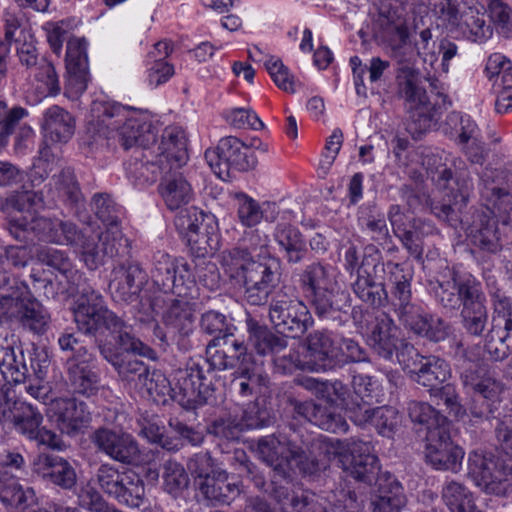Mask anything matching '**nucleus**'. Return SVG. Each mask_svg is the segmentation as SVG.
<instances>
[{
  "label": "nucleus",
  "mask_w": 512,
  "mask_h": 512,
  "mask_svg": "<svg viewBox=\"0 0 512 512\" xmlns=\"http://www.w3.org/2000/svg\"><path fill=\"white\" fill-rule=\"evenodd\" d=\"M96 215L106 225V231L99 236L100 245L86 236L78 234L76 227L70 222L51 220L38 217L37 213L43 207V197L33 191L17 192L7 199L21 213L14 216L9 223V232L18 240H25L26 234L33 231L41 238L56 244H76L80 248L82 259L86 266L94 270L104 263L105 257H112L122 245L123 236L118 221L110 217L111 203L108 196L96 195L93 198Z\"/></svg>",
  "instance_id": "obj_1"
},
{
  "label": "nucleus",
  "mask_w": 512,
  "mask_h": 512,
  "mask_svg": "<svg viewBox=\"0 0 512 512\" xmlns=\"http://www.w3.org/2000/svg\"><path fill=\"white\" fill-rule=\"evenodd\" d=\"M259 457L274 471V478L289 485V471L299 468L304 473L313 474L325 469L327 461L337 459L343 470L361 481H371L379 471V463L368 442L358 440H339L322 436L314 437L308 456L292 440L285 436L269 435L261 438L257 444Z\"/></svg>",
  "instance_id": "obj_2"
},
{
  "label": "nucleus",
  "mask_w": 512,
  "mask_h": 512,
  "mask_svg": "<svg viewBox=\"0 0 512 512\" xmlns=\"http://www.w3.org/2000/svg\"><path fill=\"white\" fill-rule=\"evenodd\" d=\"M413 30L398 0L382 2L375 20L374 34L390 49L391 56L399 64L396 74L397 93L413 111L412 122L408 124L407 130L417 138L432 128L434 115L426 91L421 86L420 72L409 65L414 53L410 41Z\"/></svg>",
  "instance_id": "obj_3"
},
{
  "label": "nucleus",
  "mask_w": 512,
  "mask_h": 512,
  "mask_svg": "<svg viewBox=\"0 0 512 512\" xmlns=\"http://www.w3.org/2000/svg\"><path fill=\"white\" fill-rule=\"evenodd\" d=\"M268 237L253 235L251 250L233 249L221 257L224 272L242 288L243 297L251 305L265 304L279 282V262L269 257Z\"/></svg>",
  "instance_id": "obj_4"
},
{
  "label": "nucleus",
  "mask_w": 512,
  "mask_h": 512,
  "mask_svg": "<svg viewBox=\"0 0 512 512\" xmlns=\"http://www.w3.org/2000/svg\"><path fill=\"white\" fill-rule=\"evenodd\" d=\"M151 276L157 286L175 296L168 300V306L162 317L167 333L189 334L194 324L190 300L197 294L191 267L183 259H174L161 253L157 257Z\"/></svg>",
  "instance_id": "obj_5"
},
{
  "label": "nucleus",
  "mask_w": 512,
  "mask_h": 512,
  "mask_svg": "<svg viewBox=\"0 0 512 512\" xmlns=\"http://www.w3.org/2000/svg\"><path fill=\"white\" fill-rule=\"evenodd\" d=\"M73 314L80 331L90 334L100 328H106L119 334L118 343L123 352L145 357L152 356L153 351L126 331L124 322L106 307L103 296L99 292L92 289L82 292L76 300Z\"/></svg>",
  "instance_id": "obj_6"
},
{
  "label": "nucleus",
  "mask_w": 512,
  "mask_h": 512,
  "mask_svg": "<svg viewBox=\"0 0 512 512\" xmlns=\"http://www.w3.org/2000/svg\"><path fill=\"white\" fill-rule=\"evenodd\" d=\"M91 119L89 124L98 133H104L105 129H116L118 124L124 121L119 129V141L125 149L142 144L144 134L150 130L148 116L143 112L128 110L127 108L106 100L97 99L91 106Z\"/></svg>",
  "instance_id": "obj_7"
},
{
  "label": "nucleus",
  "mask_w": 512,
  "mask_h": 512,
  "mask_svg": "<svg viewBox=\"0 0 512 512\" xmlns=\"http://www.w3.org/2000/svg\"><path fill=\"white\" fill-rule=\"evenodd\" d=\"M338 271L330 265L313 264L301 276L304 291L313 298L316 312L323 318L350 306L349 295L340 289Z\"/></svg>",
  "instance_id": "obj_8"
},
{
  "label": "nucleus",
  "mask_w": 512,
  "mask_h": 512,
  "mask_svg": "<svg viewBox=\"0 0 512 512\" xmlns=\"http://www.w3.org/2000/svg\"><path fill=\"white\" fill-rule=\"evenodd\" d=\"M304 359L292 360L293 364L311 371H325L337 364L351 361L361 362L365 360L362 348L352 339L336 341L328 334H315L309 340Z\"/></svg>",
  "instance_id": "obj_9"
},
{
  "label": "nucleus",
  "mask_w": 512,
  "mask_h": 512,
  "mask_svg": "<svg viewBox=\"0 0 512 512\" xmlns=\"http://www.w3.org/2000/svg\"><path fill=\"white\" fill-rule=\"evenodd\" d=\"M486 0H436L433 7L452 27L464 37L483 43L492 36V28L485 20Z\"/></svg>",
  "instance_id": "obj_10"
},
{
  "label": "nucleus",
  "mask_w": 512,
  "mask_h": 512,
  "mask_svg": "<svg viewBox=\"0 0 512 512\" xmlns=\"http://www.w3.org/2000/svg\"><path fill=\"white\" fill-rule=\"evenodd\" d=\"M7 409L2 408V422L12 427L20 434L35 441L38 445L47 446L54 450H62L61 438L51 430L41 427L43 417L30 404L21 401L5 403Z\"/></svg>",
  "instance_id": "obj_11"
},
{
  "label": "nucleus",
  "mask_w": 512,
  "mask_h": 512,
  "mask_svg": "<svg viewBox=\"0 0 512 512\" xmlns=\"http://www.w3.org/2000/svg\"><path fill=\"white\" fill-rule=\"evenodd\" d=\"M277 483V480H272L274 497L283 508L291 506L294 512H335L336 510L356 512L360 508L354 493L341 492V496L344 499L337 500V503L331 504L327 498L300 488L293 490L292 494H290L291 482H289V485H277Z\"/></svg>",
  "instance_id": "obj_12"
},
{
  "label": "nucleus",
  "mask_w": 512,
  "mask_h": 512,
  "mask_svg": "<svg viewBox=\"0 0 512 512\" xmlns=\"http://www.w3.org/2000/svg\"><path fill=\"white\" fill-rule=\"evenodd\" d=\"M482 195L489 198L491 206H487L488 214L483 212L477 215V220L468 230V237L483 250L496 252L501 247L496 218L502 210L506 211L509 191L493 185L485 187Z\"/></svg>",
  "instance_id": "obj_13"
},
{
  "label": "nucleus",
  "mask_w": 512,
  "mask_h": 512,
  "mask_svg": "<svg viewBox=\"0 0 512 512\" xmlns=\"http://www.w3.org/2000/svg\"><path fill=\"white\" fill-rule=\"evenodd\" d=\"M215 224L213 215L204 214L195 207L181 210L175 218L177 230L199 256H205L217 249Z\"/></svg>",
  "instance_id": "obj_14"
},
{
  "label": "nucleus",
  "mask_w": 512,
  "mask_h": 512,
  "mask_svg": "<svg viewBox=\"0 0 512 512\" xmlns=\"http://www.w3.org/2000/svg\"><path fill=\"white\" fill-rule=\"evenodd\" d=\"M398 363L418 384L430 391L437 390L451 375L449 364L436 356L420 355L412 345H404L398 353Z\"/></svg>",
  "instance_id": "obj_15"
},
{
  "label": "nucleus",
  "mask_w": 512,
  "mask_h": 512,
  "mask_svg": "<svg viewBox=\"0 0 512 512\" xmlns=\"http://www.w3.org/2000/svg\"><path fill=\"white\" fill-rule=\"evenodd\" d=\"M2 314L28 326L35 332L45 330L50 315L25 285L11 287V292L2 294Z\"/></svg>",
  "instance_id": "obj_16"
},
{
  "label": "nucleus",
  "mask_w": 512,
  "mask_h": 512,
  "mask_svg": "<svg viewBox=\"0 0 512 512\" xmlns=\"http://www.w3.org/2000/svg\"><path fill=\"white\" fill-rule=\"evenodd\" d=\"M468 470L475 485L486 493L503 496L510 489L509 469L491 453L472 452L468 458Z\"/></svg>",
  "instance_id": "obj_17"
},
{
  "label": "nucleus",
  "mask_w": 512,
  "mask_h": 512,
  "mask_svg": "<svg viewBox=\"0 0 512 512\" xmlns=\"http://www.w3.org/2000/svg\"><path fill=\"white\" fill-rule=\"evenodd\" d=\"M269 317L280 333L291 337L303 334L311 322L306 305L286 292H279L273 298Z\"/></svg>",
  "instance_id": "obj_18"
},
{
  "label": "nucleus",
  "mask_w": 512,
  "mask_h": 512,
  "mask_svg": "<svg viewBox=\"0 0 512 512\" xmlns=\"http://www.w3.org/2000/svg\"><path fill=\"white\" fill-rule=\"evenodd\" d=\"M425 459L436 470L458 472L464 458L463 449L450 437V424L430 430L425 438Z\"/></svg>",
  "instance_id": "obj_19"
},
{
  "label": "nucleus",
  "mask_w": 512,
  "mask_h": 512,
  "mask_svg": "<svg viewBox=\"0 0 512 512\" xmlns=\"http://www.w3.org/2000/svg\"><path fill=\"white\" fill-rule=\"evenodd\" d=\"M47 416L61 432L66 434L82 430L91 420L86 404L72 398L52 400L47 409Z\"/></svg>",
  "instance_id": "obj_20"
},
{
  "label": "nucleus",
  "mask_w": 512,
  "mask_h": 512,
  "mask_svg": "<svg viewBox=\"0 0 512 512\" xmlns=\"http://www.w3.org/2000/svg\"><path fill=\"white\" fill-rule=\"evenodd\" d=\"M210 365L217 370H226L246 363L251 355L242 341L229 337H214L207 346Z\"/></svg>",
  "instance_id": "obj_21"
},
{
  "label": "nucleus",
  "mask_w": 512,
  "mask_h": 512,
  "mask_svg": "<svg viewBox=\"0 0 512 512\" xmlns=\"http://www.w3.org/2000/svg\"><path fill=\"white\" fill-rule=\"evenodd\" d=\"M33 471L62 489L70 490L77 483V474L74 467L63 457L57 455H38L33 463Z\"/></svg>",
  "instance_id": "obj_22"
},
{
  "label": "nucleus",
  "mask_w": 512,
  "mask_h": 512,
  "mask_svg": "<svg viewBox=\"0 0 512 512\" xmlns=\"http://www.w3.org/2000/svg\"><path fill=\"white\" fill-rule=\"evenodd\" d=\"M94 441L99 449L116 461L130 464L138 458V445L128 433L100 429L95 433Z\"/></svg>",
  "instance_id": "obj_23"
},
{
  "label": "nucleus",
  "mask_w": 512,
  "mask_h": 512,
  "mask_svg": "<svg viewBox=\"0 0 512 512\" xmlns=\"http://www.w3.org/2000/svg\"><path fill=\"white\" fill-rule=\"evenodd\" d=\"M414 50H416L417 55L422 59L425 69L428 70L427 66H429V68L435 72H437L435 64L438 61L439 53H441L440 69L442 73L447 74L450 68V60L457 55L458 48L455 43L448 40H443L437 45L436 42L432 40L430 30L424 29L420 32V38L415 43Z\"/></svg>",
  "instance_id": "obj_24"
},
{
  "label": "nucleus",
  "mask_w": 512,
  "mask_h": 512,
  "mask_svg": "<svg viewBox=\"0 0 512 512\" xmlns=\"http://www.w3.org/2000/svg\"><path fill=\"white\" fill-rule=\"evenodd\" d=\"M459 291L464 296L462 310L464 326L469 333L480 335L487 323V310L484 306V296L480 291V285L476 281H471Z\"/></svg>",
  "instance_id": "obj_25"
},
{
  "label": "nucleus",
  "mask_w": 512,
  "mask_h": 512,
  "mask_svg": "<svg viewBox=\"0 0 512 512\" xmlns=\"http://www.w3.org/2000/svg\"><path fill=\"white\" fill-rule=\"evenodd\" d=\"M92 356L81 348L78 354L68 361L71 386L75 393L90 397L99 389V377L91 365Z\"/></svg>",
  "instance_id": "obj_26"
},
{
  "label": "nucleus",
  "mask_w": 512,
  "mask_h": 512,
  "mask_svg": "<svg viewBox=\"0 0 512 512\" xmlns=\"http://www.w3.org/2000/svg\"><path fill=\"white\" fill-rule=\"evenodd\" d=\"M369 342L375 352L384 359L390 360L396 352L402 350L404 345H409L400 338L399 328L386 316L377 319V323L372 329Z\"/></svg>",
  "instance_id": "obj_27"
},
{
  "label": "nucleus",
  "mask_w": 512,
  "mask_h": 512,
  "mask_svg": "<svg viewBox=\"0 0 512 512\" xmlns=\"http://www.w3.org/2000/svg\"><path fill=\"white\" fill-rule=\"evenodd\" d=\"M351 421L358 426L371 425L379 434L390 436L399 423V415L395 408L382 406L371 409L361 405L351 408Z\"/></svg>",
  "instance_id": "obj_28"
},
{
  "label": "nucleus",
  "mask_w": 512,
  "mask_h": 512,
  "mask_svg": "<svg viewBox=\"0 0 512 512\" xmlns=\"http://www.w3.org/2000/svg\"><path fill=\"white\" fill-rule=\"evenodd\" d=\"M237 206V218L242 226L254 227L263 219L274 221L277 215V207L274 203L264 202L260 204L245 193L235 195Z\"/></svg>",
  "instance_id": "obj_29"
},
{
  "label": "nucleus",
  "mask_w": 512,
  "mask_h": 512,
  "mask_svg": "<svg viewBox=\"0 0 512 512\" xmlns=\"http://www.w3.org/2000/svg\"><path fill=\"white\" fill-rule=\"evenodd\" d=\"M159 193L170 210L182 209L194 197L191 184L182 174H172L163 178L159 185Z\"/></svg>",
  "instance_id": "obj_30"
},
{
  "label": "nucleus",
  "mask_w": 512,
  "mask_h": 512,
  "mask_svg": "<svg viewBox=\"0 0 512 512\" xmlns=\"http://www.w3.org/2000/svg\"><path fill=\"white\" fill-rule=\"evenodd\" d=\"M142 274V270L137 265L114 268L109 283L111 294L123 301L130 300L140 289Z\"/></svg>",
  "instance_id": "obj_31"
},
{
  "label": "nucleus",
  "mask_w": 512,
  "mask_h": 512,
  "mask_svg": "<svg viewBox=\"0 0 512 512\" xmlns=\"http://www.w3.org/2000/svg\"><path fill=\"white\" fill-rule=\"evenodd\" d=\"M219 142L222 157L227 162L228 174L231 169L248 170L255 166L256 158L250 147L240 139L230 136L222 138Z\"/></svg>",
  "instance_id": "obj_32"
},
{
  "label": "nucleus",
  "mask_w": 512,
  "mask_h": 512,
  "mask_svg": "<svg viewBox=\"0 0 512 512\" xmlns=\"http://www.w3.org/2000/svg\"><path fill=\"white\" fill-rule=\"evenodd\" d=\"M407 500L403 487L395 479L379 484V488L371 499L372 512H401Z\"/></svg>",
  "instance_id": "obj_33"
},
{
  "label": "nucleus",
  "mask_w": 512,
  "mask_h": 512,
  "mask_svg": "<svg viewBox=\"0 0 512 512\" xmlns=\"http://www.w3.org/2000/svg\"><path fill=\"white\" fill-rule=\"evenodd\" d=\"M37 256L42 263L57 271L56 277L60 276L62 278L60 282L64 280L67 283V290L70 286L78 285L81 281V273L62 250L43 248L38 252Z\"/></svg>",
  "instance_id": "obj_34"
},
{
  "label": "nucleus",
  "mask_w": 512,
  "mask_h": 512,
  "mask_svg": "<svg viewBox=\"0 0 512 512\" xmlns=\"http://www.w3.org/2000/svg\"><path fill=\"white\" fill-rule=\"evenodd\" d=\"M309 382L318 398L343 408L347 416L351 419V408L360 404L351 398L349 389L343 383L340 381L320 382L317 380H311Z\"/></svg>",
  "instance_id": "obj_35"
},
{
  "label": "nucleus",
  "mask_w": 512,
  "mask_h": 512,
  "mask_svg": "<svg viewBox=\"0 0 512 512\" xmlns=\"http://www.w3.org/2000/svg\"><path fill=\"white\" fill-rule=\"evenodd\" d=\"M75 121L70 113L52 106L44 114V129L52 141L66 143L74 134Z\"/></svg>",
  "instance_id": "obj_36"
},
{
  "label": "nucleus",
  "mask_w": 512,
  "mask_h": 512,
  "mask_svg": "<svg viewBox=\"0 0 512 512\" xmlns=\"http://www.w3.org/2000/svg\"><path fill=\"white\" fill-rule=\"evenodd\" d=\"M160 160L162 158L176 167L184 165L188 160L187 138L185 133L178 128L167 129L159 145Z\"/></svg>",
  "instance_id": "obj_37"
},
{
  "label": "nucleus",
  "mask_w": 512,
  "mask_h": 512,
  "mask_svg": "<svg viewBox=\"0 0 512 512\" xmlns=\"http://www.w3.org/2000/svg\"><path fill=\"white\" fill-rule=\"evenodd\" d=\"M298 412L323 430L333 433H345L348 430V423L341 415L328 412L312 402L299 405Z\"/></svg>",
  "instance_id": "obj_38"
},
{
  "label": "nucleus",
  "mask_w": 512,
  "mask_h": 512,
  "mask_svg": "<svg viewBox=\"0 0 512 512\" xmlns=\"http://www.w3.org/2000/svg\"><path fill=\"white\" fill-rule=\"evenodd\" d=\"M101 352L103 356L116 368L120 377L135 389L137 382H140L149 372V369L142 361L133 359L129 355L113 353L107 347H103Z\"/></svg>",
  "instance_id": "obj_39"
},
{
  "label": "nucleus",
  "mask_w": 512,
  "mask_h": 512,
  "mask_svg": "<svg viewBox=\"0 0 512 512\" xmlns=\"http://www.w3.org/2000/svg\"><path fill=\"white\" fill-rule=\"evenodd\" d=\"M464 386L482 396L485 400L494 403L500 399L503 387L488 371L477 369L466 371L463 376Z\"/></svg>",
  "instance_id": "obj_40"
},
{
  "label": "nucleus",
  "mask_w": 512,
  "mask_h": 512,
  "mask_svg": "<svg viewBox=\"0 0 512 512\" xmlns=\"http://www.w3.org/2000/svg\"><path fill=\"white\" fill-rule=\"evenodd\" d=\"M442 500L450 512H482L475 504L473 493L456 481L443 486Z\"/></svg>",
  "instance_id": "obj_41"
},
{
  "label": "nucleus",
  "mask_w": 512,
  "mask_h": 512,
  "mask_svg": "<svg viewBox=\"0 0 512 512\" xmlns=\"http://www.w3.org/2000/svg\"><path fill=\"white\" fill-rule=\"evenodd\" d=\"M203 379V372L196 365L176 371L174 375L175 387L173 388V396L179 393L187 403L197 402L201 393Z\"/></svg>",
  "instance_id": "obj_42"
},
{
  "label": "nucleus",
  "mask_w": 512,
  "mask_h": 512,
  "mask_svg": "<svg viewBox=\"0 0 512 512\" xmlns=\"http://www.w3.org/2000/svg\"><path fill=\"white\" fill-rule=\"evenodd\" d=\"M113 499L122 505L140 507L145 500V485L141 477L133 470L125 469V476Z\"/></svg>",
  "instance_id": "obj_43"
},
{
  "label": "nucleus",
  "mask_w": 512,
  "mask_h": 512,
  "mask_svg": "<svg viewBox=\"0 0 512 512\" xmlns=\"http://www.w3.org/2000/svg\"><path fill=\"white\" fill-rule=\"evenodd\" d=\"M248 331L249 342L259 355L277 354L287 347L285 338L274 335L264 326L250 323Z\"/></svg>",
  "instance_id": "obj_44"
},
{
  "label": "nucleus",
  "mask_w": 512,
  "mask_h": 512,
  "mask_svg": "<svg viewBox=\"0 0 512 512\" xmlns=\"http://www.w3.org/2000/svg\"><path fill=\"white\" fill-rule=\"evenodd\" d=\"M139 393L150 397L155 402L165 403L173 397V387L167 377L160 371H150L136 384Z\"/></svg>",
  "instance_id": "obj_45"
},
{
  "label": "nucleus",
  "mask_w": 512,
  "mask_h": 512,
  "mask_svg": "<svg viewBox=\"0 0 512 512\" xmlns=\"http://www.w3.org/2000/svg\"><path fill=\"white\" fill-rule=\"evenodd\" d=\"M275 240L286 253L290 262H298L305 253V242L300 232L289 225H279L275 232Z\"/></svg>",
  "instance_id": "obj_46"
},
{
  "label": "nucleus",
  "mask_w": 512,
  "mask_h": 512,
  "mask_svg": "<svg viewBox=\"0 0 512 512\" xmlns=\"http://www.w3.org/2000/svg\"><path fill=\"white\" fill-rule=\"evenodd\" d=\"M450 137L460 144L468 143L469 140H475L478 136V127L472 118L458 112L448 115L445 123Z\"/></svg>",
  "instance_id": "obj_47"
},
{
  "label": "nucleus",
  "mask_w": 512,
  "mask_h": 512,
  "mask_svg": "<svg viewBox=\"0 0 512 512\" xmlns=\"http://www.w3.org/2000/svg\"><path fill=\"white\" fill-rule=\"evenodd\" d=\"M408 413L415 423L424 425L428 433L440 426L449 425L446 417L439 414L431 405L425 402L412 401L408 406Z\"/></svg>",
  "instance_id": "obj_48"
},
{
  "label": "nucleus",
  "mask_w": 512,
  "mask_h": 512,
  "mask_svg": "<svg viewBox=\"0 0 512 512\" xmlns=\"http://www.w3.org/2000/svg\"><path fill=\"white\" fill-rule=\"evenodd\" d=\"M27 368L21 351L17 354L13 347L2 351V377L8 383L18 384L24 381Z\"/></svg>",
  "instance_id": "obj_49"
},
{
  "label": "nucleus",
  "mask_w": 512,
  "mask_h": 512,
  "mask_svg": "<svg viewBox=\"0 0 512 512\" xmlns=\"http://www.w3.org/2000/svg\"><path fill=\"white\" fill-rule=\"evenodd\" d=\"M354 395L351 398L357 401L362 407L380 400L382 396V388L379 382L370 376L358 375L353 378Z\"/></svg>",
  "instance_id": "obj_50"
},
{
  "label": "nucleus",
  "mask_w": 512,
  "mask_h": 512,
  "mask_svg": "<svg viewBox=\"0 0 512 512\" xmlns=\"http://www.w3.org/2000/svg\"><path fill=\"white\" fill-rule=\"evenodd\" d=\"M452 277L451 280L442 281L439 283V290L437 296L445 307L455 308L460 302L464 303V296L460 294V288L466 286L471 281H476L473 277L467 276L465 279H458L454 271H448Z\"/></svg>",
  "instance_id": "obj_51"
},
{
  "label": "nucleus",
  "mask_w": 512,
  "mask_h": 512,
  "mask_svg": "<svg viewBox=\"0 0 512 512\" xmlns=\"http://www.w3.org/2000/svg\"><path fill=\"white\" fill-rule=\"evenodd\" d=\"M34 77L38 82V98L57 94L60 90L59 81L54 66L42 59L35 68Z\"/></svg>",
  "instance_id": "obj_52"
},
{
  "label": "nucleus",
  "mask_w": 512,
  "mask_h": 512,
  "mask_svg": "<svg viewBox=\"0 0 512 512\" xmlns=\"http://www.w3.org/2000/svg\"><path fill=\"white\" fill-rule=\"evenodd\" d=\"M399 206H392L389 210V220L394 233L400 238L405 247L412 254H420L421 248L418 243V234L406 228Z\"/></svg>",
  "instance_id": "obj_53"
},
{
  "label": "nucleus",
  "mask_w": 512,
  "mask_h": 512,
  "mask_svg": "<svg viewBox=\"0 0 512 512\" xmlns=\"http://www.w3.org/2000/svg\"><path fill=\"white\" fill-rule=\"evenodd\" d=\"M78 26V21L74 18H66L59 21H48L43 24L47 41L52 50L59 54L68 32L72 31Z\"/></svg>",
  "instance_id": "obj_54"
},
{
  "label": "nucleus",
  "mask_w": 512,
  "mask_h": 512,
  "mask_svg": "<svg viewBox=\"0 0 512 512\" xmlns=\"http://www.w3.org/2000/svg\"><path fill=\"white\" fill-rule=\"evenodd\" d=\"M266 69L278 88L291 94L296 92L299 83L280 59L270 57Z\"/></svg>",
  "instance_id": "obj_55"
},
{
  "label": "nucleus",
  "mask_w": 512,
  "mask_h": 512,
  "mask_svg": "<svg viewBox=\"0 0 512 512\" xmlns=\"http://www.w3.org/2000/svg\"><path fill=\"white\" fill-rule=\"evenodd\" d=\"M225 120L235 128L239 129H253L261 130L264 128V123L250 108H232L224 112Z\"/></svg>",
  "instance_id": "obj_56"
},
{
  "label": "nucleus",
  "mask_w": 512,
  "mask_h": 512,
  "mask_svg": "<svg viewBox=\"0 0 512 512\" xmlns=\"http://www.w3.org/2000/svg\"><path fill=\"white\" fill-rule=\"evenodd\" d=\"M88 43L84 38H72L67 43L66 67L67 71L79 69L81 71L88 68Z\"/></svg>",
  "instance_id": "obj_57"
},
{
  "label": "nucleus",
  "mask_w": 512,
  "mask_h": 512,
  "mask_svg": "<svg viewBox=\"0 0 512 512\" xmlns=\"http://www.w3.org/2000/svg\"><path fill=\"white\" fill-rule=\"evenodd\" d=\"M124 476L125 469L120 471L110 464H102L96 473V479L99 487L111 498H114Z\"/></svg>",
  "instance_id": "obj_58"
},
{
  "label": "nucleus",
  "mask_w": 512,
  "mask_h": 512,
  "mask_svg": "<svg viewBox=\"0 0 512 512\" xmlns=\"http://www.w3.org/2000/svg\"><path fill=\"white\" fill-rule=\"evenodd\" d=\"M164 489L169 494L176 495L188 484V477L184 468L174 461H168L164 465Z\"/></svg>",
  "instance_id": "obj_59"
},
{
  "label": "nucleus",
  "mask_w": 512,
  "mask_h": 512,
  "mask_svg": "<svg viewBox=\"0 0 512 512\" xmlns=\"http://www.w3.org/2000/svg\"><path fill=\"white\" fill-rule=\"evenodd\" d=\"M201 327L206 333L215 335V337L233 338V327L228 326L225 316L216 311H208L203 314Z\"/></svg>",
  "instance_id": "obj_60"
},
{
  "label": "nucleus",
  "mask_w": 512,
  "mask_h": 512,
  "mask_svg": "<svg viewBox=\"0 0 512 512\" xmlns=\"http://www.w3.org/2000/svg\"><path fill=\"white\" fill-rule=\"evenodd\" d=\"M239 369L241 370V377L245 379L240 382V393L243 396L250 395L254 385L265 382L260 366L252 360V356L246 360L245 364L240 365Z\"/></svg>",
  "instance_id": "obj_61"
},
{
  "label": "nucleus",
  "mask_w": 512,
  "mask_h": 512,
  "mask_svg": "<svg viewBox=\"0 0 512 512\" xmlns=\"http://www.w3.org/2000/svg\"><path fill=\"white\" fill-rule=\"evenodd\" d=\"M174 74L173 64L168 61L154 60L147 69V82L149 86L156 88L166 83Z\"/></svg>",
  "instance_id": "obj_62"
},
{
  "label": "nucleus",
  "mask_w": 512,
  "mask_h": 512,
  "mask_svg": "<svg viewBox=\"0 0 512 512\" xmlns=\"http://www.w3.org/2000/svg\"><path fill=\"white\" fill-rule=\"evenodd\" d=\"M402 314L403 323L411 329L414 333L423 336L427 334L428 326L433 320V316L420 313L413 307H404Z\"/></svg>",
  "instance_id": "obj_63"
},
{
  "label": "nucleus",
  "mask_w": 512,
  "mask_h": 512,
  "mask_svg": "<svg viewBox=\"0 0 512 512\" xmlns=\"http://www.w3.org/2000/svg\"><path fill=\"white\" fill-rule=\"evenodd\" d=\"M89 80V70L75 69L74 71H68L65 95L72 100L77 99L87 89Z\"/></svg>",
  "instance_id": "obj_64"
}]
</instances>
